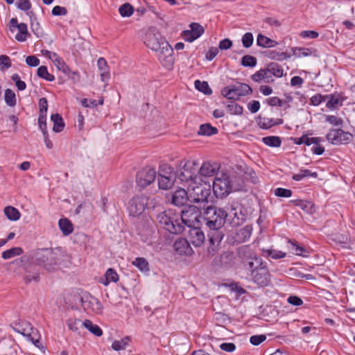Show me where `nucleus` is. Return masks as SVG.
I'll list each match as a JSON object with an SVG mask.
<instances>
[{"label":"nucleus","instance_id":"obj_1","mask_svg":"<svg viewBox=\"0 0 355 355\" xmlns=\"http://www.w3.org/2000/svg\"><path fill=\"white\" fill-rule=\"evenodd\" d=\"M146 46L157 53V57L162 65L171 69L175 62L173 49L155 27L149 28L144 36Z\"/></svg>","mask_w":355,"mask_h":355},{"label":"nucleus","instance_id":"obj_25","mask_svg":"<svg viewBox=\"0 0 355 355\" xmlns=\"http://www.w3.org/2000/svg\"><path fill=\"white\" fill-rule=\"evenodd\" d=\"M175 250L179 254L189 255L193 252V250L190 246L189 241L186 239H179L173 244Z\"/></svg>","mask_w":355,"mask_h":355},{"label":"nucleus","instance_id":"obj_56","mask_svg":"<svg viewBox=\"0 0 355 355\" xmlns=\"http://www.w3.org/2000/svg\"><path fill=\"white\" fill-rule=\"evenodd\" d=\"M83 322L78 319H70L67 321V325L70 330L73 331H78L80 328L83 326Z\"/></svg>","mask_w":355,"mask_h":355},{"label":"nucleus","instance_id":"obj_29","mask_svg":"<svg viewBox=\"0 0 355 355\" xmlns=\"http://www.w3.org/2000/svg\"><path fill=\"white\" fill-rule=\"evenodd\" d=\"M51 119L53 123V130L55 132H60L63 130L64 128V123L60 114L56 113L51 116Z\"/></svg>","mask_w":355,"mask_h":355},{"label":"nucleus","instance_id":"obj_32","mask_svg":"<svg viewBox=\"0 0 355 355\" xmlns=\"http://www.w3.org/2000/svg\"><path fill=\"white\" fill-rule=\"evenodd\" d=\"M257 44L259 46L268 48L275 46L277 42L263 35L259 34L257 39Z\"/></svg>","mask_w":355,"mask_h":355},{"label":"nucleus","instance_id":"obj_53","mask_svg":"<svg viewBox=\"0 0 355 355\" xmlns=\"http://www.w3.org/2000/svg\"><path fill=\"white\" fill-rule=\"evenodd\" d=\"M55 65L57 67L58 70L62 71L66 75H69L71 69L68 65L60 58L55 60L54 62Z\"/></svg>","mask_w":355,"mask_h":355},{"label":"nucleus","instance_id":"obj_16","mask_svg":"<svg viewBox=\"0 0 355 355\" xmlns=\"http://www.w3.org/2000/svg\"><path fill=\"white\" fill-rule=\"evenodd\" d=\"M148 202V198L144 195L134 196L129 202L130 214L132 216H139L145 210Z\"/></svg>","mask_w":355,"mask_h":355},{"label":"nucleus","instance_id":"obj_60","mask_svg":"<svg viewBox=\"0 0 355 355\" xmlns=\"http://www.w3.org/2000/svg\"><path fill=\"white\" fill-rule=\"evenodd\" d=\"M274 193L278 197L289 198L292 195V191L284 188H277L275 190Z\"/></svg>","mask_w":355,"mask_h":355},{"label":"nucleus","instance_id":"obj_3","mask_svg":"<svg viewBox=\"0 0 355 355\" xmlns=\"http://www.w3.org/2000/svg\"><path fill=\"white\" fill-rule=\"evenodd\" d=\"M243 180L234 173H223L216 176L213 182V192L217 198H223L233 191L239 190Z\"/></svg>","mask_w":355,"mask_h":355},{"label":"nucleus","instance_id":"obj_50","mask_svg":"<svg viewBox=\"0 0 355 355\" xmlns=\"http://www.w3.org/2000/svg\"><path fill=\"white\" fill-rule=\"evenodd\" d=\"M227 110L231 114L240 115L243 113V107L234 102H231L227 105Z\"/></svg>","mask_w":355,"mask_h":355},{"label":"nucleus","instance_id":"obj_23","mask_svg":"<svg viewBox=\"0 0 355 355\" xmlns=\"http://www.w3.org/2000/svg\"><path fill=\"white\" fill-rule=\"evenodd\" d=\"M190 228L189 231V242L196 247L200 246L205 239L203 232L196 226Z\"/></svg>","mask_w":355,"mask_h":355},{"label":"nucleus","instance_id":"obj_55","mask_svg":"<svg viewBox=\"0 0 355 355\" xmlns=\"http://www.w3.org/2000/svg\"><path fill=\"white\" fill-rule=\"evenodd\" d=\"M293 53L295 56L298 58L306 57L311 54V51L307 48L296 47L293 49Z\"/></svg>","mask_w":355,"mask_h":355},{"label":"nucleus","instance_id":"obj_34","mask_svg":"<svg viewBox=\"0 0 355 355\" xmlns=\"http://www.w3.org/2000/svg\"><path fill=\"white\" fill-rule=\"evenodd\" d=\"M4 214L10 220H17L20 218L21 214L17 209L12 206L4 208Z\"/></svg>","mask_w":355,"mask_h":355},{"label":"nucleus","instance_id":"obj_8","mask_svg":"<svg viewBox=\"0 0 355 355\" xmlns=\"http://www.w3.org/2000/svg\"><path fill=\"white\" fill-rule=\"evenodd\" d=\"M189 201L194 203L207 202L211 195V186L202 184L200 182L197 184H189L188 188Z\"/></svg>","mask_w":355,"mask_h":355},{"label":"nucleus","instance_id":"obj_2","mask_svg":"<svg viewBox=\"0 0 355 355\" xmlns=\"http://www.w3.org/2000/svg\"><path fill=\"white\" fill-rule=\"evenodd\" d=\"M68 260L69 257L62 248L40 249L34 256L35 263L48 271L57 270L60 266Z\"/></svg>","mask_w":355,"mask_h":355},{"label":"nucleus","instance_id":"obj_13","mask_svg":"<svg viewBox=\"0 0 355 355\" xmlns=\"http://www.w3.org/2000/svg\"><path fill=\"white\" fill-rule=\"evenodd\" d=\"M181 221L184 226L191 227L201 223L202 216L198 208L194 205L189 206L185 209L181 211L180 214Z\"/></svg>","mask_w":355,"mask_h":355},{"label":"nucleus","instance_id":"obj_61","mask_svg":"<svg viewBox=\"0 0 355 355\" xmlns=\"http://www.w3.org/2000/svg\"><path fill=\"white\" fill-rule=\"evenodd\" d=\"M11 78L15 83V85L19 90L22 91L26 89V85L25 82L20 80V78L18 74H13Z\"/></svg>","mask_w":355,"mask_h":355},{"label":"nucleus","instance_id":"obj_40","mask_svg":"<svg viewBox=\"0 0 355 355\" xmlns=\"http://www.w3.org/2000/svg\"><path fill=\"white\" fill-rule=\"evenodd\" d=\"M23 252L22 248L20 247L12 248L2 252V258L3 259H8L15 256L21 255Z\"/></svg>","mask_w":355,"mask_h":355},{"label":"nucleus","instance_id":"obj_58","mask_svg":"<svg viewBox=\"0 0 355 355\" xmlns=\"http://www.w3.org/2000/svg\"><path fill=\"white\" fill-rule=\"evenodd\" d=\"M11 67V60L8 55H0V69L4 71Z\"/></svg>","mask_w":355,"mask_h":355},{"label":"nucleus","instance_id":"obj_35","mask_svg":"<svg viewBox=\"0 0 355 355\" xmlns=\"http://www.w3.org/2000/svg\"><path fill=\"white\" fill-rule=\"evenodd\" d=\"M17 28L19 31V33L15 35V39L19 42H24L26 40V37L30 35L27 25L24 23H20L17 25Z\"/></svg>","mask_w":355,"mask_h":355},{"label":"nucleus","instance_id":"obj_7","mask_svg":"<svg viewBox=\"0 0 355 355\" xmlns=\"http://www.w3.org/2000/svg\"><path fill=\"white\" fill-rule=\"evenodd\" d=\"M28 261L29 259L27 256H22L19 259H15L12 263H15L19 267L24 268L25 270L24 281L26 284H29L32 282L37 283L40 280V272L36 268V264H28Z\"/></svg>","mask_w":355,"mask_h":355},{"label":"nucleus","instance_id":"obj_46","mask_svg":"<svg viewBox=\"0 0 355 355\" xmlns=\"http://www.w3.org/2000/svg\"><path fill=\"white\" fill-rule=\"evenodd\" d=\"M132 264L138 268L141 271L146 272L149 270L148 262L145 258L137 257L132 261Z\"/></svg>","mask_w":355,"mask_h":355},{"label":"nucleus","instance_id":"obj_52","mask_svg":"<svg viewBox=\"0 0 355 355\" xmlns=\"http://www.w3.org/2000/svg\"><path fill=\"white\" fill-rule=\"evenodd\" d=\"M265 256L270 257L272 259H278L286 257V253L275 250H266L263 251Z\"/></svg>","mask_w":355,"mask_h":355},{"label":"nucleus","instance_id":"obj_33","mask_svg":"<svg viewBox=\"0 0 355 355\" xmlns=\"http://www.w3.org/2000/svg\"><path fill=\"white\" fill-rule=\"evenodd\" d=\"M266 69L270 76L272 74L275 77L280 78L284 74V70L282 67L277 62H271L270 64H268Z\"/></svg>","mask_w":355,"mask_h":355},{"label":"nucleus","instance_id":"obj_15","mask_svg":"<svg viewBox=\"0 0 355 355\" xmlns=\"http://www.w3.org/2000/svg\"><path fill=\"white\" fill-rule=\"evenodd\" d=\"M82 307L88 313L101 314L103 306L100 300L90 294H85L80 298Z\"/></svg>","mask_w":355,"mask_h":355},{"label":"nucleus","instance_id":"obj_20","mask_svg":"<svg viewBox=\"0 0 355 355\" xmlns=\"http://www.w3.org/2000/svg\"><path fill=\"white\" fill-rule=\"evenodd\" d=\"M190 30L182 31V36L187 42H191L200 37L205 32L204 28L198 23H191Z\"/></svg>","mask_w":355,"mask_h":355},{"label":"nucleus","instance_id":"obj_6","mask_svg":"<svg viewBox=\"0 0 355 355\" xmlns=\"http://www.w3.org/2000/svg\"><path fill=\"white\" fill-rule=\"evenodd\" d=\"M225 210L215 206L208 207L204 211L202 220L209 229L221 228L225 223Z\"/></svg>","mask_w":355,"mask_h":355},{"label":"nucleus","instance_id":"obj_31","mask_svg":"<svg viewBox=\"0 0 355 355\" xmlns=\"http://www.w3.org/2000/svg\"><path fill=\"white\" fill-rule=\"evenodd\" d=\"M251 78L254 82L259 83L263 80L266 83H269L271 78V76L268 74L267 69H260L255 73L252 75Z\"/></svg>","mask_w":355,"mask_h":355},{"label":"nucleus","instance_id":"obj_43","mask_svg":"<svg viewBox=\"0 0 355 355\" xmlns=\"http://www.w3.org/2000/svg\"><path fill=\"white\" fill-rule=\"evenodd\" d=\"M37 74L40 78L47 81H53L55 80V76L49 73L46 66H40L37 70Z\"/></svg>","mask_w":355,"mask_h":355},{"label":"nucleus","instance_id":"obj_11","mask_svg":"<svg viewBox=\"0 0 355 355\" xmlns=\"http://www.w3.org/2000/svg\"><path fill=\"white\" fill-rule=\"evenodd\" d=\"M252 93V89L248 85L241 83L225 87L221 90V94L224 97L233 101H237L241 96H247Z\"/></svg>","mask_w":355,"mask_h":355},{"label":"nucleus","instance_id":"obj_36","mask_svg":"<svg viewBox=\"0 0 355 355\" xmlns=\"http://www.w3.org/2000/svg\"><path fill=\"white\" fill-rule=\"evenodd\" d=\"M27 14L29 15L31 19V27L33 32L37 35V37H40L42 34V30L39 22L37 21L35 13L31 11Z\"/></svg>","mask_w":355,"mask_h":355},{"label":"nucleus","instance_id":"obj_24","mask_svg":"<svg viewBox=\"0 0 355 355\" xmlns=\"http://www.w3.org/2000/svg\"><path fill=\"white\" fill-rule=\"evenodd\" d=\"M189 200V191L184 189H177L172 195L171 202L178 207L184 205Z\"/></svg>","mask_w":355,"mask_h":355},{"label":"nucleus","instance_id":"obj_49","mask_svg":"<svg viewBox=\"0 0 355 355\" xmlns=\"http://www.w3.org/2000/svg\"><path fill=\"white\" fill-rule=\"evenodd\" d=\"M295 205L299 207H300L302 210L305 211L307 213H311L313 209V205L309 201H304L302 200H297L293 201Z\"/></svg>","mask_w":355,"mask_h":355},{"label":"nucleus","instance_id":"obj_42","mask_svg":"<svg viewBox=\"0 0 355 355\" xmlns=\"http://www.w3.org/2000/svg\"><path fill=\"white\" fill-rule=\"evenodd\" d=\"M195 87L200 92L206 95H210L212 93L211 89L209 87L207 82L197 80L194 83Z\"/></svg>","mask_w":355,"mask_h":355},{"label":"nucleus","instance_id":"obj_30","mask_svg":"<svg viewBox=\"0 0 355 355\" xmlns=\"http://www.w3.org/2000/svg\"><path fill=\"white\" fill-rule=\"evenodd\" d=\"M59 227L64 236H67L72 233L73 230V224L67 218H61L58 222Z\"/></svg>","mask_w":355,"mask_h":355},{"label":"nucleus","instance_id":"obj_17","mask_svg":"<svg viewBox=\"0 0 355 355\" xmlns=\"http://www.w3.org/2000/svg\"><path fill=\"white\" fill-rule=\"evenodd\" d=\"M156 175L157 172L155 169L147 166L137 173L136 181L139 187L145 188L155 180Z\"/></svg>","mask_w":355,"mask_h":355},{"label":"nucleus","instance_id":"obj_39","mask_svg":"<svg viewBox=\"0 0 355 355\" xmlns=\"http://www.w3.org/2000/svg\"><path fill=\"white\" fill-rule=\"evenodd\" d=\"M217 133L218 129L211 126L209 123L201 125L198 130V134L201 135L211 136Z\"/></svg>","mask_w":355,"mask_h":355},{"label":"nucleus","instance_id":"obj_10","mask_svg":"<svg viewBox=\"0 0 355 355\" xmlns=\"http://www.w3.org/2000/svg\"><path fill=\"white\" fill-rule=\"evenodd\" d=\"M237 254L245 270L252 268L257 263L261 264L263 260L250 245H242L238 248Z\"/></svg>","mask_w":355,"mask_h":355},{"label":"nucleus","instance_id":"obj_44","mask_svg":"<svg viewBox=\"0 0 355 355\" xmlns=\"http://www.w3.org/2000/svg\"><path fill=\"white\" fill-rule=\"evenodd\" d=\"M288 243L291 245L293 252L297 255L306 257L307 255L304 254V253L309 254V251L304 247L299 245L296 241L289 240Z\"/></svg>","mask_w":355,"mask_h":355},{"label":"nucleus","instance_id":"obj_28","mask_svg":"<svg viewBox=\"0 0 355 355\" xmlns=\"http://www.w3.org/2000/svg\"><path fill=\"white\" fill-rule=\"evenodd\" d=\"M251 234V228L250 227L246 226L241 228L236 233L234 236L235 241L239 243L245 242L250 239Z\"/></svg>","mask_w":355,"mask_h":355},{"label":"nucleus","instance_id":"obj_9","mask_svg":"<svg viewBox=\"0 0 355 355\" xmlns=\"http://www.w3.org/2000/svg\"><path fill=\"white\" fill-rule=\"evenodd\" d=\"M248 270L250 272V277L252 282L260 286H266L270 282V274L268 269L266 263L261 260V264L259 263L254 266L252 268Z\"/></svg>","mask_w":355,"mask_h":355},{"label":"nucleus","instance_id":"obj_57","mask_svg":"<svg viewBox=\"0 0 355 355\" xmlns=\"http://www.w3.org/2000/svg\"><path fill=\"white\" fill-rule=\"evenodd\" d=\"M253 35L251 33H245L241 39V42L243 44V46L245 48H249L253 44Z\"/></svg>","mask_w":355,"mask_h":355},{"label":"nucleus","instance_id":"obj_38","mask_svg":"<svg viewBox=\"0 0 355 355\" xmlns=\"http://www.w3.org/2000/svg\"><path fill=\"white\" fill-rule=\"evenodd\" d=\"M83 327L87 329L92 334L96 336H101L103 334L102 329L97 325L93 324L89 320H85L83 322Z\"/></svg>","mask_w":355,"mask_h":355},{"label":"nucleus","instance_id":"obj_48","mask_svg":"<svg viewBox=\"0 0 355 355\" xmlns=\"http://www.w3.org/2000/svg\"><path fill=\"white\" fill-rule=\"evenodd\" d=\"M128 337L123 338L119 340H114L112 344V348L115 351L125 349L128 344Z\"/></svg>","mask_w":355,"mask_h":355},{"label":"nucleus","instance_id":"obj_45","mask_svg":"<svg viewBox=\"0 0 355 355\" xmlns=\"http://www.w3.org/2000/svg\"><path fill=\"white\" fill-rule=\"evenodd\" d=\"M105 282H103L104 285L107 286L111 282H117L119 281V275L113 268H109L105 272Z\"/></svg>","mask_w":355,"mask_h":355},{"label":"nucleus","instance_id":"obj_22","mask_svg":"<svg viewBox=\"0 0 355 355\" xmlns=\"http://www.w3.org/2000/svg\"><path fill=\"white\" fill-rule=\"evenodd\" d=\"M220 169V164L216 162H205L198 168V175L202 177H213Z\"/></svg>","mask_w":355,"mask_h":355},{"label":"nucleus","instance_id":"obj_14","mask_svg":"<svg viewBox=\"0 0 355 355\" xmlns=\"http://www.w3.org/2000/svg\"><path fill=\"white\" fill-rule=\"evenodd\" d=\"M177 178L176 175L173 173V169L167 165L160 168L158 176V185L159 189L167 190L171 189Z\"/></svg>","mask_w":355,"mask_h":355},{"label":"nucleus","instance_id":"obj_26","mask_svg":"<svg viewBox=\"0 0 355 355\" xmlns=\"http://www.w3.org/2000/svg\"><path fill=\"white\" fill-rule=\"evenodd\" d=\"M284 123L282 119H270L267 117H259L257 123L259 128L262 129H269L274 125H281Z\"/></svg>","mask_w":355,"mask_h":355},{"label":"nucleus","instance_id":"obj_12","mask_svg":"<svg viewBox=\"0 0 355 355\" xmlns=\"http://www.w3.org/2000/svg\"><path fill=\"white\" fill-rule=\"evenodd\" d=\"M10 327L15 331L27 337L36 347H40V340L36 338L37 331L29 322L26 320L15 322L10 324Z\"/></svg>","mask_w":355,"mask_h":355},{"label":"nucleus","instance_id":"obj_27","mask_svg":"<svg viewBox=\"0 0 355 355\" xmlns=\"http://www.w3.org/2000/svg\"><path fill=\"white\" fill-rule=\"evenodd\" d=\"M98 69L101 71V78L103 82H107L110 77V72L107 69V63L105 59L100 58L97 61Z\"/></svg>","mask_w":355,"mask_h":355},{"label":"nucleus","instance_id":"obj_4","mask_svg":"<svg viewBox=\"0 0 355 355\" xmlns=\"http://www.w3.org/2000/svg\"><path fill=\"white\" fill-rule=\"evenodd\" d=\"M158 223L171 234H180L184 230L180 214L169 209L157 216Z\"/></svg>","mask_w":355,"mask_h":355},{"label":"nucleus","instance_id":"obj_18","mask_svg":"<svg viewBox=\"0 0 355 355\" xmlns=\"http://www.w3.org/2000/svg\"><path fill=\"white\" fill-rule=\"evenodd\" d=\"M326 137L332 144L339 145L349 142L352 135L341 129H332L327 133Z\"/></svg>","mask_w":355,"mask_h":355},{"label":"nucleus","instance_id":"obj_19","mask_svg":"<svg viewBox=\"0 0 355 355\" xmlns=\"http://www.w3.org/2000/svg\"><path fill=\"white\" fill-rule=\"evenodd\" d=\"M225 214L227 215L226 221L232 227H237L241 225L245 221V215L242 214V211L238 207H232L227 211L225 210Z\"/></svg>","mask_w":355,"mask_h":355},{"label":"nucleus","instance_id":"obj_63","mask_svg":"<svg viewBox=\"0 0 355 355\" xmlns=\"http://www.w3.org/2000/svg\"><path fill=\"white\" fill-rule=\"evenodd\" d=\"M17 5L19 9L24 11H28L31 8V3L29 0H19Z\"/></svg>","mask_w":355,"mask_h":355},{"label":"nucleus","instance_id":"obj_5","mask_svg":"<svg viewBox=\"0 0 355 355\" xmlns=\"http://www.w3.org/2000/svg\"><path fill=\"white\" fill-rule=\"evenodd\" d=\"M199 163L195 159L182 160L180 163V171L177 172L176 177L182 182L197 184L202 180L198 175Z\"/></svg>","mask_w":355,"mask_h":355},{"label":"nucleus","instance_id":"obj_64","mask_svg":"<svg viewBox=\"0 0 355 355\" xmlns=\"http://www.w3.org/2000/svg\"><path fill=\"white\" fill-rule=\"evenodd\" d=\"M310 101L311 105L314 106L318 105L322 102L325 101V96L317 94L311 98Z\"/></svg>","mask_w":355,"mask_h":355},{"label":"nucleus","instance_id":"obj_51","mask_svg":"<svg viewBox=\"0 0 355 355\" xmlns=\"http://www.w3.org/2000/svg\"><path fill=\"white\" fill-rule=\"evenodd\" d=\"M241 64L243 67H254L257 64V58L250 55H244L241 59Z\"/></svg>","mask_w":355,"mask_h":355},{"label":"nucleus","instance_id":"obj_37","mask_svg":"<svg viewBox=\"0 0 355 355\" xmlns=\"http://www.w3.org/2000/svg\"><path fill=\"white\" fill-rule=\"evenodd\" d=\"M262 142L270 147H279L282 144V139L278 136H267L262 138Z\"/></svg>","mask_w":355,"mask_h":355},{"label":"nucleus","instance_id":"obj_47","mask_svg":"<svg viewBox=\"0 0 355 355\" xmlns=\"http://www.w3.org/2000/svg\"><path fill=\"white\" fill-rule=\"evenodd\" d=\"M5 102L10 107H14L16 105L15 94L10 89H6L5 90Z\"/></svg>","mask_w":355,"mask_h":355},{"label":"nucleus","instance_id":"obj_21","mask_svg":"<svg viewBox=\"0 0 355 355\" xmlns=\"http://www.w3.org/2000/svg\"><path fill=\"white\" fill-rule=\"evenodd\" d=\"M220 229L221 228L209 229L210 232L208 233L209 243L208 252L209 254H214L216 252L217 247L223 239L224 234Z\"/></svg>","mask_w":355,"mask_h":355},{"label":"nucleus","instance_id":"obj_41","mask_svg":"<svg viewBox=\"0 0 355 355\" xmlns=\"http://www.w3.org/2000/svg\"><path fill=\"white\" fill-rule=\"evenodd\" d=\"M308 176L317 178L318 173L316 172H311L309 169H301L298 173L294 174L292 178L295 181H300Z\"/></svg>","mask_w":355,"mask_h":355},{"label":"nucleus","instance_id":"obj_54","mask_svg":"<svg viewBox=\"0 0 355 355\" xmlns=\"http://www.w3.org/2000/svg\"><path fill=\"white\" fill-rule=\"evenodd\" d=\"M133 10L132 6L128 3L123 4L119 9L122 17H130L133 13Z\"/></svg>","mask_w":355,"mask_h":355},{"label":"nucleus","instance_id":"obj_59","mask_svg":"<svg viewBox=\"0 0 355 355\" xmlns=\"http://www.w3.org/2000/svg\"><path fill=\"white\" fill-rule=\"evenodd\" d=\"M327 100L326 106L330 109L335 107L339 103L338 98L335 97L334 95H325V101Z\"/></svg>","mask_w":355,"mask_h":355},{"label":"nucleus","instance_id":"obj_62","mask_svg":"<svg viewBox=\"0 0 355 355\" xmlns=\"http://www.w3.org/2000/svg\"><path fill=\"white\" fill-rule=\"evenodd\" d=\"M266 339V336L265 335H254L250 337V342L252 345L257 346L263 342Z\"/></svg>","mask_w":355,"mask_h":355}]
</instances>
